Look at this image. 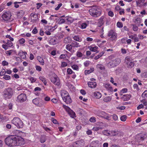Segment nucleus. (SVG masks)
<instances>
[{"mask_svg": "<svg viewBox=\"0 0 147 147\" xmlns=\"http://www.w3.org/2000/svg\"><path fill=\"white\" fill-rule=\"evenodd\" d=\"M11 122L18 128H22L23 127L24 123L18 117L14 118L11 121Z\"/></svg>", "mask_w": 147, "mask_h": 147, "instance_id": "4", "label": "nucleus"}, {"mask_svg": "<svg viewBox=\"0 0 147 147\" xmlns=\"http://www.w3.org/2000/svg\"><path fill=\"white\" fill-rule=\"evenodd\" d=\"M14 51L13 50H10L7 51H6L5 53L8 56L11 55V53Z\"/></svg>", "mask_w": 147, "mask_h": 147, "instance_id": "40", "label": "nucleus"}, {"mask_svg": "<svg viewBox=\"0 0 147 147\" xmlns=\"http://www.w3.org/2000/svg\"><path fill=\"white\" fill-rule=\"evenodd\" d=\"M111 99L112 97L111 96H106L104 98L103 101L106 102H110Z\"/></svg>", "mask_w": 147, "mask_h": 147, "instance_id": "32", "label": "nucleus"}, {"mask_svg": "<svg viewBox=\"0 0 147 147\" xmlns=\"http://www.w3.org/2000/svg\"><path fill=\"white\" fill-rule=\"evenodd\" d=\"M35 68L36 70L39 71H41L42 68L39 66L36 65L35 67Z\"/></svg>", "mask_w": 147, "mask_h": 147, "instance_id": "59", "label": "nucleus"}, {"mask_svg": "<svg viewBox=\"0 0 147 147\" xmlns=\"http://www.w3.org/2000/svg\"><path fill=\"white\" fill-rule=\"evenodd\" d=\"M94 95L97 98H100L102 96L101 94L99 92H96L94 93Z\"/></svg>", "mask_w": 147, "mask_h": 147, "instance_id": "27", "label": "nucleus"}, {"mask_svg": "<svg viewBox=\"0 0 147 147\" xmlns=\"http://www.w3.org/2000/svg\"><path fill=\"white\" fill-rule=\"evenodd\" d=\"M13 94V89L10 88L5 89L3 92V98L7 100L10 99L12 97Z\"/></svg>", "mask_w": 147, "mask_h": 147, "instance_id": "2", "label": "nucleus"}, {"mask_svg": "<svg viewBox=\"0 0 147 147\" xmlns=\"http://www.w3.org/2000/svg\"><path fill=\"white\" fill-rule=\"evenodd\" d=\"M95 113L98 116L101 117H103L105 116L106 114L104 112L100 110L96 111Z\"/></svg>", "mask_w": 147, "mask_h": 147, "instance_id": "20", "label": "nucleus"}, {"mask_svg": "<svg viewBox=\"0 0 147 147\" xmlns=\"http://www.w3.org/2000/svg\"><path fill=\"white\" fill-rule=\"evenodd\" d=\"M71 45H72V47H80L81 46L79 44L76 42L75 41H73L71 43Z\"/></svg>", "mask_w": 147, "mask_h": 147, "instance_id": "25", "label": "nucleus"}, {"mask_svg": "<svg viewBox=\"0 0 147 147\" xmlns=\"http://www.w3.org/2000/svg\"><path fill=\"white\" fill-rule=\"evenodd\" d=\"M39 79L41 80L43 83L45 85L47 84L46 78L43 76H40L39 77Z\"/></svg>", "mask_w": 147, "mask_h": 147, "instance_id": "31", "label": "nucleus"}, {"mask_svg": "<svg viewBox=\"0 0 147 147\" xmlns=\"http://www.w3.org/2000/svg\"><path fill=\"white\" fill-rule=\"evenodd\" d=\"M46 141V139L44 137H41L40 140V141L41 143H43L45 142Z\"/></svg>", "mask_w": 147, "mask_h": 147, "instance_id": "56", "label": "nucleus"}, {"mask_svg": "<svg viewBox=\"0 0 147 147\" xmlns=\"http://www.w3.org/2000/svg\"><path fill=\"white\" fill-rule=\"evenodd\" d=\"M76 56L78 58L81 57L83 56V54L80 52L78 51L76 53Z\"/></svg>", "mask_w": 147, "mask_h": 147, "instance_id": "42", "label": "nucleus"}, {"mask_svg": "<svg viewBox=\"0 0 147 147\" xmlns=\"http://www.w3.org/2000/svg\"><path fill=\"white\" fill-rule=\"evenodd\" d=\"M57 39L55 37L51 38L49 41V44L52 45H55L57 44Z\"/></svg>", "mask_w": 147, "mask_h": 147, "instance_id": "21", "label": "nucleus"}, {"mask_svg": "<svg viewBox=\"0 0 147 147\" xmlns=\"http://www.w3.org/2000/svg\"><path fill=\"white\" fill-rule=\"evenodd\" d=\"M96 67L98 69H100L102 70L105 69V67L102 64H98L96 66Z\"/></svg>", "mask_w": 147, "mask_h": 147, "instance_id": "30", "label": "nucleus"}, {"mask_svg": "<svg viewBox=\"0 0 147 147\" xmlns=\"http://www.w3.org/2000/svg\"><path fill=\"white\" fill-rule=\"evenodd\" d=\"M132 25L133 26V30L135 31H137L138 29V27L133 24H132Z\"/></svg>", "mask_w": 147, "mask_h": 147, "instance_id": "60", "label": "nucleus"}, {"mask_svg": "<svg viewBox=\"0 0 147 147\" xmlns=\"http://www.w3.org/2000/svg\"><path fill=\"white\" fill-rule=\"evenodd\" d=\"M6 73V71L5 69H3L0 72V75L1 76H3L5 75V74Z\"/></svg>", "mask_w": 147, "mask_h": 147, "instance_id": "57", "label": "nucleus"}, {"mask_svg": "<svg viewBox=\"0 0 147 147\" xmlns=\"http://www.w3.org/2000/svg\"><path fill=\"white\" fill-rule=\"evenodd\" d=\"M65 18L66 20L69 23H71L73 22V18L71 17L66 16Z\"/></svg>", "mask_w": 147, "mask_h": 147, "instance_id": "34", "label": "nucleus"}, {"mask_svg": "<svg viewBox=\"0 0 147 147\" xmlns=\"http://www.w3.org/2000/svg\"><path fill=\"white\" fill-rule=\"evenodd\" d=\"M133 87L134 89H136L137 91H138L140 90V89L138 88V86L137 84H134L133 85Z\"/></svg>", "mask_w": 147, "mask_h": 147, "instance_id": "54", "label": "nucleus"}, {"mask_svg": "<svg viewBox=\"0 0 147 147\" xmlns=\"http://www.w3.org/2000/svg\"><path fill=\"white\" fill-rule=\"evenodd\" d=\"M138 138L140 140L143 141L146 138V137L145 136V135L144 136L138 135Z\"/></svg>", "mask_w": 147, "mask_h": 147, "instance_id": "39", "label": "nucleus"}, {"mask_svg": "<svg viewBox=\"0 0 147 147\" xmlns=\"http://www.w3.org/2000/svg\"><path fill=\"white\" fill-rule=\"evenodd\" d=\"M104 17L102 16L98 20V23L101 25H103L104 23Z\"/></svg>", "mask_w": 147, "mask_h": 147, "instance_id": "38", "label": "nucleus"}, {"mask_svg": "<svg viewBox=\"0 0 147 147\" xmlns=\"http://www.w3.org/2000/svg\"><path fill=\"white\" fill-rule=\"evenodd\" d=\"M47 28H48V30H49L50 32H53L54 30V29H53V28L50 26H47Z\"/></svg>", "mask_w": 147, "mask_h": 147, "instance_id": "53", "label": "nucleus"}, {"mask_svg": "<svg viewBox=\"0 0 147 147\" xmlns=\"http://www.w3.org/2000/svg\"><path fill=\"white\" fill-rule=\"evenodd\" d=\"M117 27L119 28H121L123 27V25L121 22H118L117 24Z\"/></svg>", "mask_w": 147, "mask_h": 147, "instance_id": "50", "label": "nucleus"}, {"mask_svg": "<svg viewBox=\"0 0 147 147\" xmlns=\"http://www.w3.org/2000/svg\"><path fill=\"white\" fill-rule=\"evenodd\" d=\"M88 48L92 52H96L98 53L99 51H98L97 49L98 47L96 46H94L93 45H92L88 47Z\"/></svg>", "mask_w": 147, "mask_h": 147, "instance_id": "16", "label": "nucleus"}, {"mask_svg": "<svg viewBox=\"0 0 147 147\" xmlns=\"http://www.w3.org/2000/svg\"><path fill=\"white\" fill-rule=\"evenodd\" d=\"M94 68H90L89 70H86L85 71V74L86 75L90 73L93 72L94 71Z\"/></svg>", "mask_w": 147, "mask_h": 147, "instance_id": "29", "label": "nucleus"}, {"mask_svg": "<svg viewBox=\"0 0 147 147\" xmlns=\"http://www.w3.org/2000/svg\"><path fill=\"white\" fill-rule=\"evenodd\" d=\"M73 39L76 41L80 42L82 41V39L78 35L74 36H73Z\"/></svg>", "mask_w": 147, "mask_h": 147, "instance_id": "33", "label": "nucleus"}, {"mask_svg": "<svg viewBox=\"0 0 147 147\" xmlns=\"http://www.w3.org/2000/svg\"><path fill=\"white\" fill-rule=\"evenodd\" d=\"M142 97L147 98V90H145L142 93Z\"/></svg>", "mask_w": 147, "mask_h": 147, "instance_id": "51", "label": "nucleus"}, {"mask_svg": "<svg viewBox=\"0 0 147 147\" xmlns=\"http://www.w3.org/2000/svg\"><path fill=\"white\" fill-rule=\"evenodd\" d=\"M6 119L5 116H4L0 114V121L5 120Z\"/></svg>", "mask_w": 147, "mask_h": 147, "instance_id": "62", "label": "nucleus"}, {"mask_svg": "<svg viewBox=\"0 0 147 147\" xmlns=\"http://www.w3.org/2000/svg\"><path fill=\"white\" fill-rule=\"evenodd\" d=\"M125 61L127 67L129 68H131L134 66V63L129 56H127L125 58Z\"/></svg>", "mask_w": 147, "mask_h": 147, "instance_id": "6", "label": "nucleus"}, {"mask_svg": "<svg viewBox=\"0 0 147 147\" xmlns=\"http://www.w3.org/2000/svg\"><path fill=\"white\" fill-rule=\"evenodd\" d=\"M28 79L30 80L31 83H33L35 82L36 80V79L35 78L33 77H30L29 78H28Z\"/></svg>", "mask_w": 147, "mask_h": 147, "instance_id": "48", "label": "nucleus"}, {"mask_svg": "<svg viewBox=\"0 0 147 147\" xmlns=\"http://www.w3.org/2000/svg\"><path fill=\"white\" fill-rule=\"evenodd\" d=\"M121 62V59L119 58H117L111 60L107 63V65L109 67L111 68L117 66Z\"/></svg>", "mask_w": 147, "mask_h": 147, "instance_id": "5", "label": "nucleus"}, {"mask_svg": "<svg viewBox=\"0 0 147 147\" xmlns=\"http://www.w3.org/2000/svg\"><path fill=\"white\" fill-rule=\"evenodd\" d=\"M127 119V116L126 115H123L120 117L121 120L123 121H125Z\"/></svg>", "mask_w": 147, "mask_h": 147, "instance_id": "49", "label": "nucleus"}, {"mask_svg": "<svg viewBox=\"0 0 147 147\" xmlns=\"http://www.w3.org/2000/svg\"><path fill=\"white\" fill-rule=\"evenodd\" d=\"M66 49L68 51H71L72 50V47L71 44H68L66 45Z\"/></svg>", "mask_w": 147, "mask_h": 147, "instance_id": "37", "label": "nucleus"}, {"mask_svg": "<svg viewBox=\"0 0 147 147\" xmlns=\"http://www.w3.org/2000/svg\"><path fill=\"white\" fill-rule=\"evenodd\" d=\"M72 67L74 70H78V67L76 65H72Z\"/></svg>", "mask_w": 147, "mask_h": 147, "instance_id": "58", "label": "nucleus"}, {"mask_svg": "<svg viewBox=\"0 0 147 147\" xmlns=\"http://www.w3.org/2000/svg\"><path fill=\"white\" fill-rule=\"evenodd\" d=\"M6 37L7 38H9L10 40V41H13L14 40L13 38L11 37L10 36V35H7L6 36Z\"/></svg>", "mask_w": 147, "mask_h": 147, "instance_id": "61", "label": "nucleus"}, {"mask_svg": "<svg viewBox=\"0 0 147 147\" xmlns=\"http://www.w3.org/2000/svg\"><path fill=\"white\" fill-rule=\"evenodd\" d=\"M11 15V13L9 12H5L2 15L1 17L5 21H8L10 19Z\"/></svg>", "mask_w": 147, "mask_h": 147, "instance_id": "10", "label": "nucleus"}, {"mask_svg": "<svg viewBox=\"0 0 147 147\" xmlns=\"http://www.w3.org/2000/svg\"><path fill=\"white\" fill-rule=\"evenodd\" d=\"M123 134V132L121 131H117V133L116 134V136H122Z\"/></svg>", "mask_w": 147, "mask_h": 147, "instance_id": "43", "label": "nucleus"}, {"mask_svg": "<svg viewBox=\"0 0 147 147\" xmlns=\"http://www.w3.org/2000/svg\"><path fill=\"white\" fill-rule=\"evenodd\" d=\"M131 97V95L129 94H124L121 97V98L123 100L125 101H128L129 100Z\"/></svg>", "mask_w": 147, "mask_h": 147, "instance_id": "18", "label": "nucleus"}, {"mask_svg": "<svg viewBox=\"0 0 147 147\" xmlns=\"http://www.w3.org/2000/svg\"><path fill=\"white\" fill-rule=\"evenodd\" d=\"M69 96L68 93L64 90H62L61 91V96L62 98H64L65 100V97Z\"/></svg>", "mask_w": 147, "mask_h": 147, "instance_id": "22", "label": "nucleus"}, {"mask_svg": "<svg viewBox=\"0 0 147 147\" xmlns=\"http://www.w3.org/2000/svg\"><path fill=\"white\" fill-rule=\"evenodd\" d=\"M85 142L83 140H80L74 142L73 145L74 147H83Z\"/></svg>", "mask_w": 147, "mask_h": 147, "instance_id": "11", "label": "nucleus"}, {"mask_svg": "<svg viewBox=\"0 0 147 147\" xmlns=\"http://www.w3.org/2000/svg\"><path fill=\"white\" fill-rule=\"evenodd\" d=\"M3 78L5 80H9L10 79V76L7 75H4Z\"/></svg>", "mask_w": 147, "mask_h": 147, "instance_id": "45", "label": "nucleus"}, {"mask_svg": "<svg viewBox=\"0 0 147 147\" xmlns=\"http://www.w3.org/2000/svg\"><path fill=\"white\" fill-rule=\"evenodd\" d=\"M51 81L55 85L59 86L60 85V82L59 78L57 76L51 78Z\"/></svg>", "mask_w": 147, "mask_h": 147, "instance_id": "13", "label": "nucleus"}, {"mask_svg": "<svg viewBox=\"0 0 147 147\" xmlns=\"http://www.w3.org/2000/svg\"><path fill=\"white\" fill-rule=\"evenodd\" d=\"M65 22V20L63 18H60L58 22V24H61L64 23Z\"/></svg>", "mask_w": 147, "mask_h": 147, "instance_id": "47", "label": "nucleus"}, {"mask_svg": "<svg viewBox=\"0 0 147 147\" xmlns=\"http://www.w3.org/2000/svg\"><path fill=\"white\" fill-rule=\"evenodd\" d=\"M39 101L37 98H35L32 100L33 103L36 105H37L38 104Z\"/></svg>", "mask_w": 147, "mask_h": 147, "instance_id": "44", "label": "nucleus"}, {"mask_svg": "<svg viewBox=\"0 0 147 147\" xmlns=\"http://www.w3.org/2000/svg\"><path fill=\"white\" fill-rule=\"evenodd\" d=\"M88 85L89 87L93 88L96 87L97 84L95 82H89L88 83Z\"/></svg>", "mask_w": 147, "mask_h": 147, "instance_id": "19", "label": "nucleus"}, {"mask_svg": "<svg viewBox=\"0 0 147 147\" xmlns=\"http://www.w3.org/2000/svg\"><path fill=\"white\" fill-rule=\"evenodd\" d=\"M91 9L89 10L90 15L94 17L100 16L101 14V11L99 7L93 5L90 6Z\"/></svg>", "mask_w": 147, "mask_h": 147, "instance_id": "1", "label": "nucleus"}, {"mask_svg": "<svg viewBox=\"0 0 147 147\" xmlns=\"http://www.w3.org/2000/svg\"><path fill=\"white\" fill-rule=\"evenodd\" d=\"M112 118L115 121L117 120L118 119V116L116 114H113L112 115Z\"/></svg>", "mask_w": 147, "mask_h": 147, "instance_id": "55", "label": "nucleus"}, {"mask_svg": "<svg viewBox=\"0 0 147 147\" xmlns=\"http://www.w3.org/2000/svg\"><path fill=\"white\" fill-rule=\"evenodd\" d=\"M74 72L72 71V69L70 68H68L67 69V73L69 74H72Z\"/></svg>", "mask_w": 147, "mask_h": 147, "instance_id": "52", "label": "nucleus"}, {"mask_svg": "<svg viewBox=\"0 0 147 147\" xmlns=\"http://www.w3.org/2000/svg\"><path fill=\"white\" fill-rule=\"evenodd\" d=\"M15 146L23 145L24 142L23 138L19 136H15Z\"/></svg>", "mask_w": 147, "mask_h": 147, "instance_id": "7", "label": "nucleus"}, {"mask_svg": "<svg viewBox=\"0 0 147 147\" xmlns=\"http://www.w3.org/2000/svg\"><path fill=\"white\" fill-rule=\"evenodd\" d=\"M37 60L39 62L41 65H43L44 64V61L43 59L40 57H38Z\"/></svg>", "mask_w": 147, "mask_h": 147, "instance_id": "36", "label": "nucleus"}, {"mask_svg": "<svg viewBox=\"0 0 147 147\" xmlns=\"http://www.w3.org/2000/svg\"><path fill=\"white\" fill-rule=\"evenodd\" d=\"M91 122H95V118L93 117H91L89 120Z\"/></svg>", "mask_w": 147, "mask_h": 147, "instance_id": "63", "label": "nucleus"}, {"mask_svg": "<svg viewBox=\"0 0 147 147\" xmlns=\"http://www.w3.org/2000/svg\"><path fill=\"white\" fill-rule=\"evenodd\" d=\"M108 36L110 37V39L113 40H116L117 39V35L116 32L113 30L109 31L108 34Z\"/></svg>", "mask_w": 147, "mask_h": 147, "instance_id": "8", "label": "nucleus"}, {"mask_svg": "<svg viewBox=\"0 0 147 147\" xmlns=\"http://www.w3.org/2000/svg\"><path fill=\"white\" fill-rule=\"evenodd\" d=\"M27 54L26 52H20L18 53V55L20 57L23 59H25L26 58V54Z\"/></svg>", "mask_w": 147, "mask_h": 147, "instance_id": "23", "label": "nucleus"}, {"mask_svg": "<svg viewBox=\"0 0 147 147\" xmlns=\"http://www.w3.org/2000/svg\"><path fill=\"white\" fill-rule=\"evenodd\" d=\"M87 26V25L86 23H83L81 24L80 28L82 29H84L86 28Z\"/></svg>", "mask_w": 147, "mask_h": 147, "instance_id": "41", "label": "nucleus"}, {"mask_svg": "<svg viewBox=\"0 0 147 147\" xmlns=\"http://www.w3.org/2000/svg\"><path fill=\"white\" fill-rule=\"evenodd\" d=\"M24 14V12L23 10H21L18 12L17 16L18 18H21Z\"/></svg>", "mask_w": 147, "mask_h": 147, "instance_id": "28", "label": "nucleus"}, {"mask_svg": "<svg viewBox=\"0 0 147 147\" xmlns=\"http://www.w3.org/2000/svg\"><path fill=\"white\" fill-rule=\"evenodd\" d=\"M117 132V131L116 130H112L110 131V132L108 133V134L111 135L112 136H116Z\"/></svg>", "mask_w": 147, "mask_h": 147, "instance_id": "35", "label": "nucleus"}, {"mask_svg": "<svg viewBox=\"0 0 147 147\" xmlns=\"http://www.w3.org/2000/svg\"><path fill=\"white\" fill-rule=\"evenodd\" d=\"M19 41L20 44H22L25 42V40L24 39L22 38L20 39Z\"/></svg>", "mask_w": 147, "mask_h": 147, "instance_id": "64", "label": "nucleus"}, {"mask_svg": "<svg viewBox=\"0 0 147 147\" xmlns=\"http://www.w3.org/2000/svg\"><path fill=\"white\" fill-rule=\"evenodd\" d=\"M102 129L101 127L99 126L94 127L92 128V130L94 131H97Z\"/></svg>", "mask_w": 147, "mask_h": 147, "instance_id": "46", "label": "nucleus"}, {"mask_svg": "<svg viewBox=\"0 0 147 147\" xmlns=\"http://www.w3.org/2000/svg\"><path fill=\"white\" fill-rule=\"evenodd\" d=\"M51 81L55 85L59 86L60 85V82L59 78L57 76L51 78Z\"/></svg>", "mask_w": 147, "mask_h": 147, "instance_id": "12", "label": "nucleus"}, {"mask_svg": "<svg viewBox=\"0 0 147 147\" xmlns=\"http://www.w3.org/2000/svg\"><path fill=\"white\" fill-rule=\"evenodd\" d=\"M13 45V43L11 42V41L9 40H7L6 44L3 45H2V47L5 50H6L8 49L9 47L12 46Z\"/></svg>", "mask_w": 147, "mask_h": 147, "instance_id": "15", "label": "nucleus"}, {"mask_svg": "<svg viewBox=\"0 0 147 147\" xmlns=\"http://www.w3.org/2000/svg\"><path fill=\"white\" fill-rule=\"evenodd\" d=\"M15 136L11 135L7 137L5 139V144L9 146H15Z\"/></svg>", "mask_w": 147, "mask_h": 147, "instance_id": "3", "label": "nucleus"}, {"mask_svg": "<svg viewBox=\"0 0 147 147\" xmlns=\"http://www.w3.org/2000/svg\"><path fill=\"white\" fill-rule=\"evenodd\" d=\"M144 2V0H138L136 1L137 5L140 7L143 6Z\"/></svg>", "mask_w": 147, "mask_h": 147, "instance_id": "26", "label": "nucleus"}, {"mask_svg": "<svg viewBox=\"0 0 147 147\" xmlns=\"http://www.w3.org/2000/svg\"><path fill=\"white\" fill-rule=\"evenodd\" d=\"M105 87L110 92L113 91V89L110 84H106L105 85Z\"/></svg>", "mask_w": 147, "mask_h": 147, "instance_id": "24", "label": "nucleus"}, {"mask_svg": "<svg viewBox=\"0 0 147 147\" xmlns=\"http://www.w3.org/2000/svg\"><path fill=\"white\" fill-rule=\"evenodd\" d=\"M26 100V96L25 94L22 93L17 97V101L21 103L23 102Z\"/></svg>", "mask_w": 147, "mask_h": 147, "instance_id": "9", "label": "nucleus"}, {"mask_svg": "<svg viewBox=\"0 0 147 147\" xmlns=\"http://www.w3.org/2000/svg\"><path fill=\"white\" fill-rule=\"evenodd\" d=\"M65 100H64V98H63V100L67 104H70L72 102V100L70 96H67L65 97Z\"/></svg>", "mask_w": 147, "mask_h": 147, "instance_id": "17", "label": "nucleus"}, {"mask_svg": "<svg viewBox=\"0 0 147 147\" xmlns=\"http://www.w3.org/2000/svg\"><path fill=\"white\" fill-rule=\"evenodd\" d=\"M101 145L98 140L92 141L90 144V147H101Z\"/></svg>", "mask_w": 147, "mask_h": 147, "instance_id": "14", "label": "nucleus"}]
</instances>
